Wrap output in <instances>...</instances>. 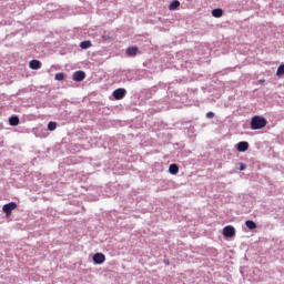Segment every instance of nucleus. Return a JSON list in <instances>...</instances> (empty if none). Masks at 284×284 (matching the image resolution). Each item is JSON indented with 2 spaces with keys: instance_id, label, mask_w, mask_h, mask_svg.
Returning a JSON list of instances; mask_svg holds the SVG:
<instances>
[{
  "instance_id": "412c9836",
  "label": "nucleus",
  "mask_w": 284,
  "mask_h": 284,
  "mask_svg": "<svg viewBox=\"0 0 284 284\" xmlns=\"http://www.w3.org/2000/svg\"><path fill=\"white\" fill-rule=\"evenodd\" d=\"M165 265H170V260H164Z\"/></svg>"
},
{
  "instance_id": "6e6552de",
  "label": "nucleus",
  "mask_w": 284,
  "mask_h": 284,
  "mask_svg": "<svg viewBox=\"0 0 284 284\" xmlns=\"http://www.w3.org/2000/svg\"><path fill=\"white\" fill-rule=\"evenodd\" d=\"M138 51H139L138 47H130L125 50V54L133 58V57H136Z\"/></svg>"
},
{
  "instance_id": "aec40b11",
  "label": "nucleus",
  "mask_w": 284,
  "mask_h": 284,
  "mask_svg": "<svg viewBox=\"0 0 284 284\" xmlns=\"http://www.w3.org/2000/svg\"><path fill=\"white\" fill-rule=\"evenodd\" d=\"M239 165H240L239 168L240 171L246 170V165L244 163H240Z\"/></svg>"
},
{
  "instance_id": "423d86ee",
  "label": "nucleus",
  "mask_w": 284,
  "mask_h": 284,
  "mask_svg": "<svg viewBox=\"0 0 284 284\" xmlns=\"http://www.w3.org/2000/svg\"><path fill=\"white\" fill-rule=\"evenodd\" d=\"M85 77H87L85 72L79 70V71H75V72L73 73L72 80H73L74 82H81V81H84Z\"/></svg>"
},
{
  "instance_id": "1a4fd4ad",
  "label": "nucleus",
  "mask_w": 284,
  "mask_h": 284,
  "mask_svg": "<svg viewBox=\"0 0 284 284\" xmlns=\"http://www.w3.org/2000/svg\"><path fill=\"white\" fill-rule=\"evenodd\" d=\"M31 70H39L41 68V62L39 60H31L29 63Z\"/></svg>"
},
{
  "instance_id": "a211bd4d",
  "label": "nucleus",
  "mask_w": 284,
  "mask_h": 284,
  "mask_svg": "<svg viewBox=\"0 0 284 284\" xmlns=\"http://www.w3.org/2000/svg\"><path fill=\"white\" fill-rule=\"evenodd\" d=\"M54 79H55V81H63L64 80V73H57Z\"/></svg>"
},
{
  "instance_id": "4468645a",
  "label": "nucleus",
  "mask_w": 284,
  "mask_h": 284,
  "mask_svg": "<svg viewBox=\"0 0 284 284\" xmlns=\"http://www.w3.org/2000/svg\"><path fill=\"white\" fill-rule=\"evenodd\" d=\"M80 48L82 50H89L90 48H92V42L91 41H83L80 43Z\"/></svg>"
},
{
  "instance_id": "4be33fe9",
  "label": "nucleus",
  "mask_w": 284,
  "mask_h": 284,
  "mask_svg": "<svg viewBox=\"0 0 284 284\" xmlns=\"http://www.w3.org/2000/svg\"><path fill=\"white\" fill-rule=\"evenodd\" d=\"M93 201H94V202H97V201H99V199H98V197H95V199H93Z\"/></svg>"
},
{
  "instance_id": "f03ea898",
  "label": "nucleus",
  "mask_w": 284,
  "mask_h": 284,
  "mask_svg": "<svg viewBox=\"0 0 284 284\" xmlns=\"http://www.w3.org/2000/svg\"><path fill=\"white\" fill-rule=\"evenodd\" d=\"M17 209L16 202H9L3 205L2 211L6 214V216H11L12 211Z\"/></svg>"
},
{
  "instance_id": "0eeeda50",
  "label": "nucleus",
  "mask_w": 284,
  "mask_h": 284,
  "mask_svg": "<svg viewBox=\"0 0 284 284\" xmlns=\"http://www.w3.org/2000/svg\"><path fill=\"white\" fill-rule=\"evenodd\" d=\"M248 142L247 141H241L236 144V150L239 152H246L248 150Z\"/></svg>"
},
{
  "instance_id": "9b49d317",
  "label": "nucleus",
  "mask_w": 284,
  "mask_h": 284,
  "mask_svg": "<svg viewBox=\"0 0 284 284\" xmlns=\"http://www.w3.org/2000/svg\"><path fill=\"white\" fill-rule=\"evenodd\" d=\"M169 172L172 175H176L179 173V165L176 163L170 164Z\"/></svg>"
},
{
  "instance_id": "6ab92c4d",
  "label": "nucleus",
  "mask_w": 284,
  "mask_h": 284,
  "mask_svg": "<svg viewBox=\"0 0 284 284\" xmlns=\"http://www.w3.org/2000/svg\"><path fill=\"white\" fill-rule=\"evenodd\" d=\"M206 118H207L209 120H212V119L215 118V113H214V112H209V113H206Z\"/></svg>"
},
{
  "instance_id": "f3484780",
  "label": "nucleus",
  "mask_w": 284,
  "mask_h": 284,
  "mask_svg": "<svg viewBox=\"0 0 284 284\" xmlns=\"http://www.w3.org/2000/svg\"><path fill=\"white\" fill-rule=\"evenodd\" d=\"M284 74V64H281L278 68H277V71H276V75L281 77Z\"/></svg>"
},
{
  "instance_id": "dca6fc26",
  "label": "nucleus",
  "mask_w": 284,
  "mask_h": 284,
  "mask_svg": "<svg viewBox=\"0 0 284 284\" xmlns=\"http://www.w3.org/2000/svg\"><path fill=\"white\" fill-rule=\"evenodd\" d=\"M47 128H48L49 132H53V131H55L57 123L55 122H49Z\"/></svg>"
},
{
  "instance_id": "f8f14e48",
  "label": "nucleus",
  "mask_w": 284,
  "mask_h": 284,
  "mask_svg": "<svg viewBox=\"0 0 284 284\" xmlns=\"http://www.w3.org/2000/svg\"><path fill=\"white\" fill-rule=\"evenodd\" d=\"M181 6L179 0H173L169 7L170 11H175Z\"/></svg>"
},
{
  "instance_id": "39448f33",
  "label": "nucleus",
  "mask_w": 284,
  "mask_h": 284,
  "mask_svg": "<svg viewBox=\"0 0 284 284\" xmlns=\"http://www.w3.org/2000/svg\"><path fill=\"white\" fill-rule=\"evenodd\" d=\"M94 265H103L105 262V256L103 253H97L92 257Z\"/></svg>"
},
{
  "instance_id": "2eb2a0df",
  "label": "nucleus",
  "mask_w": 284,
  "mask_h": 284,
  "mask_svg": "<svg viewBox=\"0 0 284 284\" xmlns=\"http://www.w3.org/2000/svg\"><path fill=\"white\" fill-rule=\"evenodd\" d=\"M244 224L246 225V227H248L250 230H255L257 227L256 222L254 221H246L244 222Z\"/></svg>"
},
{
  "instance_id": "9d476101",
  "label": "nucleus",
  "mask_w": 284,
  "mask_h": 284,
  "mask_svg": "<svg viewBox=\"0 0 284 284\" xmlns=\"http://www.w3.org/2000/svg\"><path fill=\"white\" fill-rule=\"evenodd\" d=\"M20 124V118L18 115H12L9 118V125L17 126Z\"/></svg>"
},
{
  "instance_id": "ddd939ff",
  "label": "nucleus",
  "mask_w": 284,
  "mask_h": 284,
  "mask_svg": "<svg viewBox=\"0 0 284 284\" xmlns=\"http://www.w3.org/2000/svg\"><path fill=\"white\" fill-rule=\"evenodd\" d=\"M212 16L214 18H221L223 16V10L221 8H215L212 10Z\"/></svg>"
},
{
  "instance_id": "f257e3e1",
  "label": "nucleus",
  "mask_w": 284,
  "mask_h": 284,
  "mask_svg": "<svg viewBox=\"0 0 284 284\" xmlns=\"http://www.w3.org/2000/svg\"><path fill=\"white\" fill-rule=\"evenodd\" d=\"M267 125V120L263 116L254 115L251 120V130H262Z\"/></svg>"
},
{
  "instance_id": "20e7f679",
  "label": "nucleus",
  "mask_w": 284,
  "mask_h": 284,
  "mask_svg": "<svg viewBox=\"0 0 284 284\" xmlns=\"http://www.w3.org/2000/svg\"><path fill=\"white\" fill-rule=\"evenodd\" d=\"M112 97L115 98V100H122L124 97H126V90L123 88H120L112 92Z\"/></svg>"
},
{
  "instance_id": "7ed1b4c3",
  "label": "nucleus",
  "mask_w": 284,
  "mask_h": 284,
  "mask_svg": "<svg viewBox=\"0 0 284 284\" xmlns=\"http://www.w3.org/2000/svg\"><path fill=\"white\" fill-rule=\"evenodd\" d=\"M224 237L232 239L235 236V229L232 225H227L223 229Z\"/></svg>"
}]
</instances>
